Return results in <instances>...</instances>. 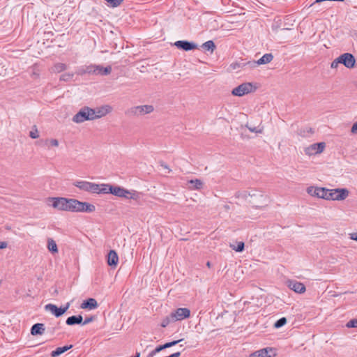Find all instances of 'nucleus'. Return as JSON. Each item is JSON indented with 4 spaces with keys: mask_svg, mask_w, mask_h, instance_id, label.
<instances>
[{
    "mask_svg": "<svg viewBox=\"0 0 357 357\" xmlns=\"http://www.w3.org/2000/svg\"><path fill=\"white\" fill-rule=\"evenodd\" d=\"M326 147L324 142L314 143L306 147L304 150L305 153L307 155H312L321 153Z\"/></svg>",
    "mask_w": 357,
    "mask_h": 357,
    "instance_id": "1a4fd4ad",
    "label": "nucleus"
},
{
    "mask_svg": "<svg viewBox=\"0 0 357 357\" xmlns=\"http://www.w3.org/2000/svg\"><path fill=\"white\" fill-rule=\"evenodd\" d=\"M74 199L66 197H49L47 199L48 206L59 211L73 212Z\"/></svg>",
    "mask_w": 357,
    "mask_h": 357,
    "instance_id": "f03ea898",
    "label": "nucleus"
},
{
    "mask_svg": "<svg viewBox=\"0 0 357 357\" xmlns=\"http://www.w3.org/2000/svg\"><path fill=\"white\" fill-rule=\"evenodd\" d=\"M95 211L96 206L93 204L74 199L73 213H93Z\"/></svg>",
    "mask_w": 357,
    "mask_h": 357,
    "instance_id": "423d86ee",
    "label": "nucleus"
},
{
    "mask_svg": "<svg viewBox=\"0 0 357 357\" xmlns=\"http://www.w3.org/2000/svg\"><path fill=\"white\" fill-rule=\"evenodd\" d=\"M225 208L227 211L229 209V205H225Z\"/></svg>",
    "mask_w": 357,
    "mask_h": 357,
    "instance_id": "5fc2aeb1",
    "label": "nucleus"
},
{
    "mask_svg": "<svg viewBox=\"0 0 357 357\" xmlns=\"http://www.w3.org/2000/svg\"><path fill=\"white\" fill-rule=\"evenodd\" d=\"M287 323V319L285 317H282L280 318V319H278L275 324H274V327L275 328H279L282 326H283L284 325H285Z\"/></svg>",
    "mask_w": 357,
    "mask_h": 357,
    "instance_id": "e433bc0d",
    "label": "nucleus"
},
{
    "mask_svg": "<svg viewBox=\"0 0 357 357\" xmlns=\"http://www.w3.org/2000/svg\"><path fill=\"white\" fill-rule=\"evenodd\" d=\"M157 353L155 352V350H153L151 352H150V354H149V357H153V356H155Z\"/></svg>",
    "mask_w": 357,
    "mask_h": 357,
    "instance_id": "864d4df0",
    "label": "nucleus"
},
{
    "mask_svg": "<svg viewBox=\"0 0 357 357\" xmlns=\"http://www.w3.org/2000/svg\"><path fill=\"white\" fill-rule=\"evenodd\" d=\"M341 63L348 68H352L355 66L356 59L353 54L344 53L339 56Z\"/></svg>",
    "mask_w": 357,
    "mask_h": 357,
    "instance_id": "f8f14e48",
    "label": "nucleus"
},
{
    "mask_svg": "<svg viewBox=\"0 0 357 357\" xmlns=\"http://www.w3.org/2000/svg\"><path fill=\"white\" fill-rule=\"evenodd\" d=\"M174 45L178 48L185 51H190L195 50L197 47V45L194 43L189 42L187 40H178L175 42Z\"/></svg>",
    "mask_w": 357,
    "mask_h": 357,
    "instance_id": "f3484780",
    "label": "nucleus"
},
{
    "mask_svg": "<svg viewBox=\"0 0 357 357\" xmlns=\"http://www.w3.org/2000/svg\"><path fill=\"white\" fill-rule=\"evenodd\" d=\"M245 66H248V61H245L244 60H241L240 61L234 62L230 64L229 69L231 70H238L240 68H245Z\"/></svg>",
    "mask_w": 357,
    "mask_h": 357,
    "instance_id": "b1692460",
    "label": "nucleus"
},
{
    "mask_svg": "<svg viewBox=\"0 0 357 357\" xmlns=\"http://www.w3.org/2000/svg\"><path fill=\"white\" fill-rule=\"evenodd\" d=\"M165 349V344H163V345H160V346L157 347L154 350H155V352L158 353Z\"/></svg>",
    "mask_w": 357,
    "mask_h": 357,
    "instance_id": "de8ad7c7",
    "label": "nucleus"
},
{
    "mask_svg": "<svg viewBox=\"0 0 357 357\" xmlns=\"http://www.w3.org/2000/svg\"><path fill=\"white\" fill-rule=\"evenodd\" d=\"M93 321V317H87L84 319V321H82V325H86V324H89L90 322Z\"/></svg>",
    "mask_w": 357,
    "mask_h": 357,
    "instance_id": "a18cd8bd",
    "label": "nucleus"
},
{
    "mask_svg": "<svg viewBox=\"0 0 357 357\" xmlns=\"http://www.w3.org/2000/svg\"><path fill=\"white\" fill-rule=\"evenodd\" d=\"M320 188L321 187L310 186L307 188L306 192L310 196L318 198V195H319L320 192Z\"/></svg>",
    "mask_w": 357,
    "mask_h": 357,
    "instance_id": "cd10ccee",
    "label": "nucleus"
},
{
    "mask_svg": "<svg viewBox=\"0 0 357 357\" xmlns=\"http://www.w3.org/2000/svg\"><path fill=\"white\" fill-rule=\"evenodd\" d=\"M76 73L77 75H84L85 74H87L86 69V66L79 67L77 69Z\"/></svg>",
    "mask_w": 357,
    "mask_h": 357,
    "instance_id": "a19ab883",
    "label": "nucleus"
},
{
    "mask_svg": "<svg viewBox=\"0 0 357 357\" xmlns=\"http://www.w3.org/2000/svg\"><path fill=\"white\" fill-rule=\"evenodd\" d=\"M206 266H207L208 268H210V267H211V263H210L209 261H208V262L206 263Z\"/></svg>",
    "mask_w": 357,
    "mask_h": 357,
    "instance_id": "6e6d98bb",
    "label": "nucleus"
},
{
    "mask_svg": "<svg viewBox=\"0 0 357 357\" xmlns=\"http://www.w3.org/2000/svg\"><path fill=\"white\" fill-rule=\"evenodd\" d=\"M70 306V303L68 302L66 304L65 306L61 307H62V309H65V312H66L69 309Z\"/></svg>",
    "mask_w": 357,
    "mask_h": 357,
    "instance_id": "3c124183",
    "label": "nucleus"
},
{
    "mask_svg": "<svg viewBox=\"0 0 357 357\" xmlns=\"http://www.w3.org/2000/svg\"><path fill=\"white\" fill-rule=\"evenodd\" d=\"M273 59L272 54H265L258 61H248V67L250 68H256L257 66L266 64L270 63Z\"/></svg>",
    "mask_w": 357,
    "mask_h": 357,
    "instance_id": "9d476101",
    "label": "nucleus"
},
{
    "mask_svg": "<svg viewBox=\"0 0 357 357\" xmlns=\"http://www.w3.org/2000/svg\"><path fill=\"white\" fill-rule=\"evenodd\" d=\"M98 68V65L91 64L89 66H86V69L87 74H94L96 73V69Z\"/></svg>",
    "mask_w": 357,
    "mask_h": 357,
    "instance_id": "f704fd0d",
    "label": "nucleus"
},
{
    "mask_svg": "<svg viewBox=\"0 0 357 357\" xmlns=\"http://www.w3.org/2000/svg\"><path fill=\"white\" fill-rule=\"evenodd\" d=\"M171 314L172 315L173 319L176 321L188 318L190 315V311L188 308L181 307L172 312Z\"/></svg>",
    "mask_w": 357,
    "mask_h": 357,
    "instance_id": "9b49d317",
    "label": "nucleus"
},
{
    "mask_svg": "<svg viewBox=\"0 0 357 357\" xmlns=\"http://www.w3.org/2000/svg\"><path fill=\"white\" fill-rule=\"evenodd\" d=\"M257 87L251 82H245L233 89L231 93L236 96H243L255 91Z\"/></svg>",
    "mask_w": 357,
    "mask_h": 357,
    "instance_id": "0eeeda50",
    "label": "nucleus"
},
{
    "mask_svg": "<svg viewBox=\"0 0 357 357\" xmlns=\"http://www.w3.org/2000/svg\"><path fill=\"white\" fill-rule=\"evenodd\" d=\"M202 47L204 50L210 51L211 52H213L215 48V43L212 40L205 42Z\"/></svg>",
    "mask_w": 357,
    "mask_h": 357,
    "instance_id": "c756f323",
    "label": "nucleus"
},
{
    "mask_svg": "<svg viewBox=\"0 0 357 357\" xmlns=\"http://www.w3.org/2000/svg\"><path fill=\"white\" fill-rule=\"evenodd\" d=\"M351 132L353 134H357V121L353 124Z\"/></svg>",
    "mask_w": 357,
    "mask_h": 357,
    "instance_id": "49530a36",
    "label": "nucleus"
},
{
    "mask_svg": "<svg viewBox=\"0 0 357 357\" xmlns=\"http://www.w3.org/2000/svg\"><path fill=\"white\" fill-rule=\"evenodd\" d=\"M112 111V107L110 105H105L96 109H93L94 114L93 115V120L102 118Z\"/></svg>",
    "mask_w": 357,
    "mask_h": 357,
    "instance_id": "4468645a",
    "label": "nucleus"
},
{
    "mask_svg": "<svg viewBox=\"0 0 357 357\" xmlns=\"http://www.w3.org/2000/svg\"><path fill=\"white\" fill-rule=\"evenodd\" d=\"M319 191L320 192L319 195H318V198L328 200L329 189L321 187Z\"/></svg>",
    "mask_w": 357,
    "mask_h": 357,
    "instance_id": "7c9ffc66",
    "label": "nucleus"
},
{
    "mask_svg": "<svg viewBox=\"0 0 357 357\" xmlns=\"http://www.w3.org/2000/svg\"><path fill=\"white\" fill-rule=\"evenodd\" d=\"M341 63L340 59L339 56L335 59L331 64V68H337L339 66V64Z\"/></svg>",
    "mask_w": 357,
    "mask_h": 357,
    "instance_id": "37998d69",
    "label": "nucleus"
},
{
    "mask_svg": "<svg viewBox=\"0 0 357 357\" xmlns=\"http://www.w3.org/2000/svg\"><path fill=\"white\" fill-rule=\"evenodd\" d=\"M119 262V257L116 251L112 250L107 255V264L110 266H116Z\"/></svg>",
    "mask_w": 357,
    "mask_h": 357,
    "instance_id": "6ab92c4d",
    "label": "nucleus"
},
{
    "mask_svg": "<svg viewBox=\"0 0 357 357\" xmlns=\"http://www.w3.org/2000/svg\"><path fill=\"white\" fill-rule=\"evenodd\" d=\"M287 284L288 287L296 293L303 294L306 290L305 285L302 282L296 280H288Z\"/></svg>",
    "mask_w": 357,
    "mask_h": 357,
    "instance_id": "2eb2a0df",
    "label": "nucleus"
},
{
    "mask_svg": "<svg viewBox=\"0 0 357 357\" xmlns=\"http://www.w3.org/2000/svg\"><path fill=\"white\" fill-rule=\"evenodd\" d=\"M93 109L89 107H84L73 116L72 120L76 123H82L86 121H92L93 120Z\"/></svg>",
    "mask_w": 357,
    "mask_h": 357,
    "instance_id": "20e7f679",
    "label": "nucleus"
},
{
    "mask_svg": "<svg viewBox=\"0 0 357 357\" xmlns=\"http://www.w3.org/2000/svg\"><path fill=\"white\" fill-rule=\"evenodd\" d=\"M188 188L190 190H199L203 186V183L199 179L190 180L188 181Z\"/></svg>",
    "mask_w": 357,
    "mask_h": 357,
    "instance_id": "5701e85b",
    "label": "nucleus"
},
{
    "mask_svg": "<svg viewBox=\"0 0 357 357\" xmlns=\"http://www.w3.org/2000/svg\"><path fill=\"white\" fill-rule=\"evenodd\" d=\"M346 326L348 328H357V319L350 320Z\"/></svg>",
    "mask_w": 357,
    "mask_h": 357,
    "instance_id": "58836bf2",
    "label": "nucleus"
},
{
    "mask_svg": "<svg viewBox=\"0 0 357 357\" xmlns=\"http://www.w3.org/2000/svg\"><path fill=\"white\" fill-rule=\"evenodd\" d=\"M73 73H66L60 76V80L64 82H69L73 79Z\"/></svg>",
    "mask_w": 357,
    "mask_h": 357,
    "instance_id": "473e14b6",
    "label": "nucleus"
},
{
    "mask_svg": "<svg viewBox=\"0 0 357 357\" xmlns=\"http://www.w3.org/2000/svg\"><path fill=\"white\" fill-rule=\"evenodd\" d=\"M48 142L52 146H59V141L56 139H51L48 140Z\"/></svg>",
    "mask_w": 357,
    "mask_h": 357,
    "instance_id": "c03bdc74",
    "label": "nucleus"
},
{
    "mask_svg": "<svg viewBox=\"0 0 357 357\" xmlns=\"http://www.w3.org/2000/svg\"><path fill=\"white\" fill-rule=\"evenodd\" d=\"M73 185L79 190L88 192L101 193L102 192V184H97L86 181H76L73 183Z\"/></svg>",
    "mask_w": 357,
    "mask_h": 357,
    "instance_id": "7ed1b4c3",
    "label": "nucleus"
},
{
    "mask_svg": "<svg viewBox=\"0 0 357 357\" xmlns=\"http://www.w3.org/2000/svg\"><path fill=\"white\" fill-rule=\"evenodd\" d=\"M80 307L82 309L93 310L98 307V303L96 299L91 298L84 301Z\"/></svg>",
    "mask_w": 357,
    "mask_h": 357,
    "instance_id": "aec40b11",
    "label": "nucleus"
},
{
    "mask_svg": "<svg viewBox=\"0 0 357 357\" xmlns=\"http://www.w3.org/2000/svg\"><path fill=\"white\" fill-rule=\"evenodd\" d=\"M245 126L252 132H255V133H262L263 132L262 127L261 128H260L259 126L252 127V126H249L248 124H246Z\"/></svg>",
    "mask_w": 357,
    "mask_h": 357,
    "instance_id": "72a5a7b5",
    "label": "nucleus"
},
{
    "mask_svg": "<svg viewBox=\"0 0 357 357\" xmlns=\"http://www.w3.org/2000/svg\"><path fill=\"white\" fill-rule=\"evenodd\" d=\"M182 340H183L181 339V340H174V341H172V342H167V343L165 344V349L169 348L171 347H173V346L177 344L178 343L181 342Z\"/></svg>",
    "mask_w": 357,
    "mask_h": 357,
    "instance_id": "ea45409f",
    "label": "nucleus"
},
{
    "mask_svg": "<svg viewBox=\"0 0 357 357\" xmlns=\"http://www.w3.org/2000/svg\"><path fill=\"white\" fill-rule=\"evenodd\" d=\"M101 193H111L119 197L137 199L138 194L134 190H128L120 186H113L109 184H102Z\"/></svg>",
    "mask_w": 357,
    "mask_h": 357,
    "instance_id": "f257e3e1",
    "label": "nucleus"
},
{
    "mask_svg": "<svg viewBox=\"0 0 357 357\" xmlns=\"http://www.w3.org/2000/svg\"><path fill=\"white\" fill-rule=\"evenodd\" d=\"M349 195V191L347 188L329 189L328 200L343 201L346 199Z\"/></svg>",
    "mask_w": 357,
    "mask_h": 357,
    "instance_id": "6e6552de",
    "label": "nucleus"
},
{
    "mask_svg": "<svg viewBox=\"0 0 357 357\" xmlns=\"http://www.w3.org/2000/svg\"><path fill=\"white\" fill-rule=\"evenodd\" d=\"M47 249L52 253H57L58 248L56 242L52 238H49L47 240Z\"/></svg>",
    "mask_w": 357,
    "mask_h": 357,
    "instance_id": "c85d7f7f",
    "label": "nucleus"
},
{
    "mask_svg": "<svg viewBox=\"0 0 357 357\" xmlns=\"http://www.w3.org/2000/svg\"><path fill=\"white\" fill-rule=\"evenodd\" d=\"M161 167H163L164 169H166L168 170V172H171V169L169 168V167L165 164V163H161Z\"/></svg>",
    "mask_w": 357,
    "mask_h": 357,
    "instance_id": "603ef678",
    "label": "nucleus"
},
{
    "mask_svg": "<svg viewBox=\"0 0 357 357\" xmlns=\"http://www.w3.org/2000/svg\"><path fill=\"white\" fill-rule=\"evenodd\" d=\"M68 66L65 63H57L52 67V72L54 73H59L66 70Z\"/></svg>",
    "mask_w": 357,
    "mask_h": 357,
    "instance_id": "393cba45",
    "label": "nucleus"
},
{
    "mask_svg": "<svg viewBox=\"0 0 357 357\" xmlns=\"http://www.w3.org/2000/svg\"><path fill=\"white\" fill-rule=\"evenodd\" d=\"M72 345L70 346H64L63 347H58L54 351H53L51 354V356L52 357H57L59 355L62 354L65 351H68L70 348H72Z\"/></svg>",
    "mask_w": 357,
    "mask_h": 357,
    "instance_id": "bb28decb",
    "label": "nucleus"
},
{
    "mask_svg": "<svg viewBox=\"0 0 357 357\" xmlns=\"http://www.w3.org/2000/svg\"><path fill=\"white\" fill-rule=\"evenodd\" d=\"M236 197H242L243 199H247L248 197H259L262 199L264 197V195L261 192L258 191L257 190H252L251 191H245L243 192H237L236 194Z\"/></svg>",
    "mask_w": 357,
    "mask_h": 357,
    "instance_id": "dca6fc26",
    "label": "nucleus"
},
{
    "mask_svg": "<svg viewBox=\"0 0 357 357\" xmlns=\"http://www.w3.org/2000/svg\"><path fill=\"white\" fill-rule=\"evenodd\" d=\"M350 238L357 241V232L350 234Z\"/></svg>",
    "mask_w": 357,
    "mask_h": 357,
    "instance_id": "8fccbe9b",
    "label": "nucleus"
},
{
    "mask_svg": "<svg viewBox=\"0 0 357 357\" xmlns=\"http://www.w3.org/2000/svg\"><path fill=\"white\" fill-rule=\"evenodd\" d=\"M29 136L32 139H37V138H38L39 137V134H38V130L36 128H35L34 130L30 131Z\"/></svg>",
    "mask_w": 357,
    "mask_h": 357,
    "instance_id": "79ce46f5",
    "label": "nucleus"
},
{
    "mask_svg": "<svg viewBox=\"0 0 357 357\" xmlns=\"http://www.w3.org/2000/svg\"><path fill=\"white\" fill-rule=\"evenodd\" d=\"M275 355L274 349L266 347L252 353L250 357H274Z\"/></svg>",
    "mask_w": 357,
    "mask_h": 357,
    "instance_id": "ddd939ff",
    "label": "nucleus"
},
{
    "mask_svg": "<svg viewBox=\"0 0 357 357\" xmlns=\"http://www.w3.org/2000/svg\"><path fill=\"white\" fill-rule=\"evenodd\" d=\"M45 310L51 312L56 317H59L65 313V309L62 307H58L56 305L49 303L45 306Z\"/></svg>",
    "mask_w": 357,
    "mask_h": 357,
    "instance_id": "a211bd4d",
    "label": "nucleus"
},
{
    "mask_svg": "<svg viewBox=\"0 0 357 357\" xmlns=\"http://www.w3.org/2000/svg\"><path fill=\"white\" fill-rule=\"evenodd\" d=\"M112 7H116L119 6L123 0H105Z\"/></svg>",
    "mask_w": 357,
    "mask_h": 357,
    "instance_id": "4c0bfd02",
    "label": "nucleus"
},
{
    "mask_svg": "<svg viewBox=\"0 0 357 357\" xmlns=\"http://www.w3.org/2000/svg\"><path fill=\"white\" fill-rule=\"evenodd\" d=\"M230 247L234 250H235L236 252H242L243 250H244V247H245V245H244V243L241 241V242H238V245L236 247H235L234 245H230Z\"/></svg>",
    "mask_w": 357,
    "mask_h": 357,
    "instance_id": "c9c22d12",
    "label": "nucleus"
},
{
    "mask_svg": "<svg viewBox=\"0 0 357 357\" xmlns=\"http://www.w3.org/2000/svg\"><path fill=\"white\" fill-rule=\"evenodd\" d=\"M175 321L174 319H173L172 314L167 316L165 318H164L161 322V326L163 328H165L171 322Z\"/></svg>",
    "mask_w": 357,
    "mask_h": 357,
    "instance_id": "2f4dec72",
    "label": "nucleus"
},
{
    "mask_svg": "<svg viewBox=\"0 0 357 357\" xmlns=\"http://www.w3.org/2000/svg\"><path fill=\"white\" fill-rule=\"evenodd\" d=\"M112 72V68L110 66L103 68L102 66L98 65L95 75H107Z\"/></svg>",
    "mask_w": 357,
    "mask_h": 357,
    "instance_id": "a878e982",
    "label": "nucleus"
},
{
    "mask_svg": "<svg viewBox=\"0 0 357 357\" xmlns=\"http://www.w3.org/2000/svg\"><path fill=\"white\" fill-rule=\"evenodd\" d=\"M8 246V243L6 241H0V249H4Z\"/></svg>",
    "mask_w": 357,
    "mask_h": 357,
    "instance_id": "09e8293b",
    "label": "nucleus"
},
{
    "mask_svg": "<svg viewBox=\"0 0 357 357\" xmlns=\"http://www.w3.org/2000/svg\"><path fill=\"white\" fill-rule=\"evenodd\" d=\"M154 107L151 105H137L129 108L126 114L129 116H141L153 112Z\"/></svg>",
    "mask_w": 357,
    "mask_h": 357,
    "instance_id": "39448f33",
    "label": "nucleus"
},
{
    "mask_svg": "<svg viewBox=\"0 0 357 357\" xmlns=\"http://www.w3.org/2000/svg\"><path fill=\"white\" fill-rule=\"evenodd\" d=\"M82 321L83 318L81 315L71 316L66 319V323L68 326H73L75 324H80L82 323Z\"/></svg>",
    "mask_w": 357,
    "mask_h": 357,
    "instance_id": "4be33fe9",
    "label": "nucleus"
},
{
    "mask_svg": "<svg viewBox=\"0 0 357 357\" xmlns=\"http://www.w3.org/2000/svg\"><path fill=\"white\" fill-rule=\"evenodd\" d=\"M45 331L43 324L38 323L32 326L31 328V334L32 335H43Z\"/></svg>",
    "mask_w": 357,
    "mask_h": 357,
    "instance_id": "412c9836",
    "label": "nucleus"
}]
</instances>
